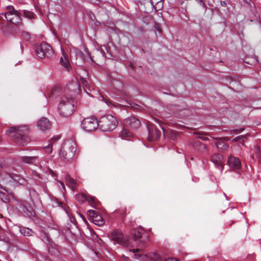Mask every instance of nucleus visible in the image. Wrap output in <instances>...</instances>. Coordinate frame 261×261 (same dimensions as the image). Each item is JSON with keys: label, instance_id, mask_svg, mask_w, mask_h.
Listing matches in <instances>:
<instances>
[{"label": "nucleus", "instance_id": "nucleus-1", "mask_svg": "<svg viewBox=\"0 0 261 261\" xmlns=\"http://www.w3.org/2000/svg\"><path fill=\"white\" fill-rule=\"evenodd\" d=\"M29 129L28 126L25 125L10 127L8 132L10 133H14L12 137L15 143L19 145L24 146L30 141V138L27 135Z\"/></svg>", "mask_w": 261, "mask_h": 261}, {"label": "nucleus", "instance_id": "nucleus-2", "mask_svg": "<svg viewBox=\"0 0 261 261\" xmlns=\"http://www.w3.org/2000/svg\"><path fill=\"white\" fill-rule=\"evenodd\" d=\"M75 103V101L72 97L65 95L62 96L58 105L60 115L65 117L71 115L74 111Z\"/></svg>", "mask_w": 261, "mask_h": 261}, {"label": "nucleus", "instance_id": "nucleus-3", "mask_svg": "<svg viewBox=\"0 0 261 261\" xmlns=\"http://www.w3.org/2000/svg\"><path fill=\"white\" fill-rule=\"evenodd\" d=\"M98 121L99 127L104 132L114 130L118 124L116 117L112 115L102 116L100 118Z\"/></svg>", "mask_w": 261, "mask_h": 261}, {"label": "nucleus", "instance_id": "nucleus-4", "mask_svg": "<svg viewBox=\"0 0 261 261\" xmlns=\"http://www.w3.org/2000/svg\"><path fill=\"white\" fill-rule=\"evenodd\" d=\"M75 151V143L72 140H68L63 144L60 152V155L61 158L69 160L74 156Z\"/></svg>", "mask_w": 261, "mask_h": 261}, {"label": "nucleus", "instance_id": "nucleus-5", "mask_svg": "<svg viewBox=\"0 0 261 261\" xmlns=\"http://www.w3.org/2000/svg\"><path fill=\"white\" fill-rule=\"evenodd\" d=\"M7 12L5 13L7 20L17 27L22 26V23L19 12L12 6L7 7Z\"/></svg>", "mask_w": 261, "mask_h": 261}, {"label": "nucleus", "instance_id": "nucleus-6", "mask_svg": "<svg viewBox=\"0 0 261 261\" xmlns=\"http://www.w3.org/2000/svg\"><path fill=\"white\" fill-rule=\"evenodd\" d=\"M111 239L114 242V244H118L121 246L128 247H133L132 242L130 241L119 230L115 229L112 232Z\"/></svg>", "mask_w": 261, "mask_h": 261}, {"label": "nucleus", "instance_id": "nucleus-7", "mask_svg": "<svg viewBox=\"0 0 261 261\" xmlns=\"http://www.w3.org/2000/svg\"><path fill=\"white\" fill-rule=\"evenodd\" d=\"M36 54L40 59L49 58L53 54L51 46L45 42H42L36 48Z\"/></svg>", "mask_w": 261, "mask_h": 261}, {"label": "nucleus", "instance_id": "nucleus-8", "mask_svg": "<svg viewBox=\"0 0 261 261\" xmlns=\"http://www.w3.org/2000/svg\"><path fill=\"white\" fill-rule=\"evenodd\" d=\"M0 178L3 184L6 186L11 184L13 181L19 182L20 179L19 176L17 174L4 172L3 170H0Z\"/></svg>", "mask_w": 261, "mask_h": 261}, {"label": "nucleus", "instance_id": "nucleus-9", "mask_svg": "<svg viewBox=\"0 0 261 261\" xmlns=\"http://www.w3.org/2000/svg\"><path fill=\"white\" fill-rule=\"evenodd\" d=\"M82 126L88 132L93 131L99 126V121L94 117L86 118L83 120Z\"/></svg>", "mask_w": 261, "mask_h": 261}, {"label": "nucleus", "instance_id": "nucleus-10", "mask_svg": "<svg viewBox=\"0 0 261 261\" xmlns=\"http://www.w3.org/2000/svg\"><path fill=\"white\" fill-rule=\"evenodd\" d=\"M135 257L142 261H163L160 255L156 253H150L148 254H135Z\"/></svg>", "mask_w": 261, "mask_h": 261}, {"label": "nucleus", "instance_id": "nucleus-11", "mask_svg": "<svg viewBox=\"0 0 261 261\" xmlns=\"http://www.w3.org/2000/svg\"><path fill=\"white\" fill-rule=\"evenodd\" d=\"M211 161L214 164L215 167L219 169L222 172L225 162L223 156L220 153H214L212 155Z\"/></svg>", "mask_w": 261, "mask_h": 261}, {"label": "nucleus", "instance_id": "nucleus-12", "mask_svg": "<svg viewBox=\"0 0 261 261\" xmlns=\"http://www.w3.org/2000/svg\"><path fill=\"white\" fill-rule=\"evenodd\" d=\"M92 222L96 225L101 226L105 224V220L98 213L94 210H89L87 212Z\"/></svg>", "mask_w": 261, "mask_h": 261}, {"label": "nucleus", "instance_id": "nucleus-13", "mask_svg": "<svg viewBox=\"0 0 261 261\" xmlns=\"http://www.w3.org/2000/svg\"><path fill=\"white\" fill-rule=\"evenodd\" d=\"M148 129V136L147 139L150 142H153L158 139L161 135V132L156 129L152 124L147 125Z\"/></svg>", "mask_w": 261, "mask_h": 261}, {"label": "nucleus", "instance_id": "nucleus-14", "mask_svg": "<svg viewBox=\"0 0 261 261\" xmlns=\"http://www.w3.org/2000/svg\"><path fill=\"white\" fill-rule=\"evenodd\" d=\"M124 123L134 129H137L141 126L140 121L134 116L126 118L124 120Z\"/></svg>", "mask_w": 261, "mask_h": 261}, {"label": "nucleus", "instance_id": "nucleus-15", "mask_svg": "<svg viewBox=\"0 0 261 261\" xmlns=\"http://www.w3.org/2000/svg\"><path fill=\"white\" fill-rule=\"evenodd\" d=\"M228 164L233 170L240 169L241 166L240 160L238 158L231 156L228 158Z\"/></svg>", "mask_w": 261, "mask_h": 261}, {"label": "nucleus", "instance_id": "nucleus-16", "mask_svg": "<svg viewBox=\"0 0 261 261\" xmlns=\"http://www.w3.org/2000/svg\"><path fill=\"white\" fill-rule=\"evenodd\" d=\"M37 126L41 130H45L50 128L51 124L46 118L43 117L38 121Z\"/></svg>", "mask_w": 261, "mask_h": 261}, {"label": "nucleus", "instance_id": "nucleus-17", "mask_svg": "<svg viewBox=\"0 0 261 261\" xmlns=\"http://www.w3.org/2000/svg\"><path fill=\"white\" fill-rule=\"evenodd\" d=\"M0 198L3 201L6 203L8 202L10 199V196L8 194L7 190L5 187H3L0 184Z\"/></svg>", "mask_w": 261, "mask_h": 261}, {"label": "nucleus", "instance_id": "nucleus-18", "mask_svg": "<svg viewBox=\"0 0 261 261\" xmlns=\"http://www.w3.org/2000/svg\"><path fill=\"white\" fill-rule=\"evenodd\" d=\"M65 180L66 185L72 189V190H74V189L76 187L77 184L76 181L68 174L66 175L65 177Z\"/></svg>", "mask_w": 261, "mask_h": 261}, {"label": "nucleus", "instance_id": "nucleus-19", "mask_svg": "<svg viewBox=\"0 0 261 261\" xmlns=\"http://www.w3.org/2000/svg\"><path fill=\"white\" fill-rule=\"evenodd\" d=\"M60 63L66 69H69L70 66L69 61L67 55L64 51L62 52V56L60 58Z\"/></svg>", "mask_w": 261, "mask_h": 261}, {"label": "nucleus", "instance_id": "nucleus-20", "mask_svg": "<svg viewBox=\"0 0 261 261\" xmlns=\"http://www.w3.org/2000/svg\"><path fill=\"white\" fill-rule=\"evenodd\" d=\"M133 238L134 242L135 243V245L132 243L133 246H134V245L140 246L141 245V233L140 231L135 230L133 232Z\"/></svg>", "mask_w": 261, "mask_h": 261}, {"label": "nucleus", "instance_id": "nucleus-21", "mask_svg": "<svg viewBox=\"0 0 261 261\" xmlns=\"http://www.w3.org/2000/svg\"><path fill=\"white\" fill-rule=\"evenodd\" d=\"M60 137L59 136H55V137H54L50 140V142H49V143L48 144V145L46 146H44L43 147V148L44 149H45L46 150V152L47 153H49L50 152H51L52 151V149H53V143L56 141L57 140H58L59 139H60Z\"/></svg>", "mask_w": 261, "mask_h": 261}, {"label": "nucleus", "instance_id": "nucleus-22", "mask_svg": "<svg viewBox=\"0 0 261 261\" xmlns=\"http://www.w3.org/2000/svg\"><path fill=\"white\" fill-rule=\"evenodd\" d=\"M20 232L24 236L30 237L33 236L34 232L30 228L23 227L20 228Z\"/></svg>", "mask_w": 261, "mask_h": 261}, {"label": "nucleus", "instance_id": "nucleus-23", "mask_svg": "<svg viewBox=\"0 0 261 261\" xmlns=\"http://www.w3.org/2000/svg\"><path fill=\"white\" fill-rule=\"evenodd\" d=\"M37 159V157L35 156H22L21 158V161L24 163L31 164V163H33L36 162Z\"/></svg>", "mask_w": 261, "mask_h": 261}, {"label": "nucleus", "instance_id": "nucleus-24", "mask_svg": "<svg viewBox=\"0 0 261 261\" xmlns=\"http://www.w3.org/2000/svg\"><path fill=\"white\" fill-rule=\"evenodd\" d=\"M133 136L132 133L128 130L123 128L120 133V136L122 139H127V138L131 137Z\"/></svg>", "mask_w": 261, "mask_h": 261}, {"label": "nucleus", "instance_id": "nucleus-25", "mask_svg": "<svg viewBox=\"0 0 261 261\" xmlns=\"http://www.w3.org/2000/svg\"><path fill=\"white\" fill-rule=\"evenodd\" d=\"M216 145L218 149L221 150H225L228 147V146L221 140L217 141L216 143Z\"/></svg>", "mask_w": 261, "mask_h": 261}, {"label": "nucleus", "instance_id": "nucleus-26", "mask_svg": "<svg viewBox=\"0 0 261 261\" xmlns=\"http://www.w3.org/2000/svg\"><path fill=\"white\" fill-rule=\"evenodd\" d=\"M76 198L80 203H83L88 199L87 196L83 193L76 195Z\"/></svg>", "mask_w": 261, "mask_h": 261}, {"label": "nucleus", "instance_id": "nucleus-27", "mask_svg": "<svg viewBox=\"0 0 261 261\" xmlns=\"http://www.w3.org/2000/svg\"><path fill=\"white\" fill-rule=\"evenodd\" d=\"M23 15H24V17H25L29 19H32L33 18H34V16H35V14L33 12L28 11V10H24Z\"/></svg>", "mask_w": 261, "mask_h": 261}, {"label": "nucleus", "instance_id": "nucleus-28", "mask_svg": "<svg viewBox=\"0 0 261 261\" xmlns=\"http://www.w3.org/2000/svg\"><path fill=\"white\" fill-rule=\"evenodd\" d=\"M102 100L103 101L108 107H116V105L113 103L111 100L109 99L105 98L104 97L102 96Z\"/></svg>", "mask_w": 261, "mask_h": 261}, {"label": "nucleus", "instance_id": "nucleus-29", "mask_svg": "<svg viewBox=\"0 0 261 261\" xmlns=\"http://www.w3.org/2000/svg\"><path fill=\"white\" fill-rule=\"evenodd\" d=\"M247 136H248L247 135L239 136H237V137H235L234 138H233L232 140V141L237 142V141H240L241 140H242L243 142L244 140H245V139H246L247 138Z\"/></svg>", "mask_w": 261, "mask_h": 261}, {"label": "nucleus", "instance_id": "nucleus-30", "mask_svg": "<svg viewBox=\"0 0 261 261\" xmlns=\"http://www.w3.org/2000/svg\"><path fill=\"white\" fill-rule=\"evenodd\" d=\"M22 36L26 41H29L31 39V36L29 32H22Z\"/></svg>", "mask_w": 261, "mask_h": 261}, {"label": "nucleus", "instance_id": "nucleus-31", "mask_svg": "<svg viewBox=\"0 0 261 261\" xmlns=\"http://www.w3.org/2000/svg\"><path fill=\"white\" fill-rule=\"evenodd\" d=\"M256 150V154L258 158L259 161H261V150H260V148L256 146H255Z\"/></svg>", "mask_w": 261, "mask_h": 261}, {"label": "nucleus", "instance_id": "nucleus-32", "mask_svg": "<svg viewBox=\"0 0 261 261\" xmlns=\"http://www.w3.org/2000/svg\"><path fill=\"white\" fill-rule=\"evenodd\" d=\"M244 128H240L239 129H233V130H230V132L241 133V132H243L244 130Z\"/></svg>", "mask_w": 261, "mask_h": 261}, {"label": "nucleus", "instance_id": "nucleus-33", "mask_svg": "<svg viewBox=\"0 0 261 261\" xmlns=\"http://www.w3.org/2000/svg\"><path fill=\"white\" fill-rule=\"evenodd\" d=\"M220 5L222 7H226L227 6V4L225 1H221Z\"/></svg>", "mask_w": 261, "mask_h": 261}, {"label": "nucleus", "instance_id": "nucleus-34", "mask_svg": "<svg viewBox=\"0 0 261 261\" xmlns=\"http://www.w3.org/2000/svg\"><path fill=\"white\" fill-rule=\"evenodd\" d=\"M199 3V4L202 6L203 7V8H204L205 7V3L202 1V0H199L198 1Z\"/></svg>", "mask_w": 261, "mask_h": 261}, {"label": "nucleus", "instance_id": "nucleus-35", "mask_svg": "<svg viewBox=\"0 0 261 261\" xmlns=\"http://www.w3.org/2000/svg\"><path fill=\"white\" fill-rule=\"evenodd\" d=\"M155 28L158 31L161 32V29L160 28L159 25L157 23H155Z\"/></svg>", "mask_w": 261, "mask_h": 261}, {"label": "nucleus", "instance_id": "nucleus-36", "mask_svg": "<svg viewBox=\"0 0 261 261\" xmlns=\"http://www.w3.org/2000/svg\"><path fill=\"white\" fill-rule=\"evenodd\" d=\"M139 251V249L138 248L133 249L129 250L130 252H133V253H136L137 252H138Z\"/></svg>", "mask_w": 261, "mask_h": 261}, {"label": "nucleus", "instance_id": "nucleus-37", "mask_svg": "<svg viewBox=\"0 0 261 261\" xmlns=\"http://www.w3.org/2000/svg\"><path fill=\"white\" fill-rule=\"evenodd\" d=\"M199 138L203 141L207 140V138L204 136H200L199 137Z\"/></svg>", "mask_w": 261, "mask_h": 261}, {"label": "nucleus", "instance_id": "nucleus-38", "mask_svg": "<svg viewBox=\"0 0 261 261\" xmlns=\"http://www.w3.org/2000/svg\"><path fill=\"white\" fill-rule=\"evenodd\" d=\"M239 144H241L242 145H243V146H245V144H244V141L243 142V141H242V140L240 141H239Z\"/></svg>", "mask_w": 261, "mask_h": 261}, {"label": "nucleus", "instance_id": "nucleus-39", "mask_svg": "<svg viewBox=\"0 0 261 261\" xmlns=\"http://www.w3.org/2000/svg\"><path fill=\"white\" fill-rule=\"evenodd\" d=\"M60 184H61V185L63 190H65V185H64V183L63 182L61 181Z\"/></svg>", "mask_w": 261, "mask_h": 261}, {"label": "nucleus", "instance_id": "nucleus-40", "mask_svg": "<svg viewBox=\"0 0 261 261\" xmlns=\"http://www.w3.org/2000/svg\"><path fill=\"white\" fill-rule=\"evenodd\" d=\"M86 51H87V54H88V56L90 57V58L91 60L92 61H93V59H92V57L90 56V53H89V51L88 50H86Z\"/></svg>", "mask_w": 261, "mask_h": 261}, {"label": "nucleus", "instance_id": "nucleus-41", "mask_svg": "<svg viewBox=\"0 0 261 261\" xmlns=\"http://www.w3.org/2000/svg\"><path fill=\"white\" fill-rule=\"evenodd\" d=\"M91 200L93 203H94V202H95V198H94V197H91Z\"/></svg>", "mask_w": 261, "mask_h": 261}, {"label": "nucleus", "instance_id": "nucleus-42", "mask_svg": "<svg viewBox=\"0 0 261 261\" xmlns=\"http://www.w3.org/2000/svg\"><path fill=\"white\" fill-rule=\"evenodd\" d=\"M81 217L82 218L83 220L84 221H86V219L84 218V216H81Z\"/></svg>", "mask_w": 261, "mask_h": 261}, {"label": "nucleus", "instance_id": "nucleus-43", "mask_svg": "<svg viewBox=\"0 0 261 261\" xmlns=\"http://www.w3.org/2000/svg\"><path fill=\"white\" fill-rule=\"evenodd\" d=\"M83 84L85 85V84H86V83H87V81H85L84 82H83Z\"/></svg>", "mask_w": 261, "mask_h": 261}, {"label": "nucleus", "instance_id": "nucleus-44", "mask_svg": "<svg viewBox=\"0 0 261 261\" xmlns=\"http://www.w3.org/2000/svg\"><path fill=\"white\" fill-rule=\"evenodd\" d=\"M251 158L252 159H254V156H253V155H251Z\"/></svg>", "mask_w": 261, "mask_h": 261}, {"label": "nucleus", "instance_id": "nucleus-45", "mask_svg": "<svg viewBox=\"0 0 261 261\" xmlns=\"http://www.w3.org/2000/svg\"><path fill=\"white\" fill-rule=\"evenodd\" d=\"M203 148H206V146H205V145H203Z\"/></svg>", "mask_w": 261, "mask_h": 261}, {"label": "nucleus", "instance_id": "nucleus-46", "mask_svg": "<svg viewBox=\"0 0 261 261\" xmlns=\"http://www.w3.org/2000/svg\"><path fill=\"white\" fill-rule=\"evenodd\" d=\"M1 18H2V17H1V16L0 15V19H1Z\"/></svg>", "mask_w": 261, "mask_h": 261}]
</instances>
